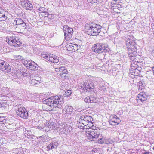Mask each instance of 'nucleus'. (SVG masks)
Listing matches in <instances>:
<instances>
[{
	"mask_svg": "<svg viewBox=\"0 0 154 154\" xmlns=\"http://www.w3.org/2000/svg\"><path fill=\"white\" fill-rule=\"evenodd\" d=\"M125 41V47L128 51V56L131 60L134 61L135 59L137 53L136 44L130 37L126 38Z\"/></svg>",
	"mask_w": 154,
	"mask_h": 154,
	"instance_id": "obj_1",
	"label": "nucleus"
},
{
	"mask_svg": "<svg viewBox=\"0 0 154 154\" xmlns=\"http://www.w3.org/2000/svg\"><path fill=\"white\" fill-rule=\"evenodd\" d=\"M42 103L51 106L57 107L60 108L63 103V97L61 96L51 97L42 100Z\"/></svg>",
	"mask_w": 154,
	"mask_h": 154,
	"instance_id": "obj_2",
	"label": "nucleus"
},
{
	"mask_svg": "<svg viewBox=\"0 0 154 154\" xmlns=\"http://www.w3.org/2000/svg\"><path fill=\"white\" fill-rule=\"evenodd\" d=\"M85 29L88 35L92 36L98 35L101 31V26L94 23L90 22L85 25Z\"/></svg>",
	"mask_w": 154,
	"mask_h": 154,
	"instance_id": "obj_3",
	"label": "nucleus"
},
{
	"mask_svg": "<svg viewBox=\"0 0 154 154\" xmlns=\"http://www.w3.org/2000/svg\"><path fill=\"white\" fill-rule=\"evenodd\" d=\"M85 134L87 140L94 141L100 135V130L88 128L86 130Z\"/></svg>",
	"mask_w": 154,
	"mask_h": 154,
	"instance_id": "obj_4",
	"label": "nucleus"
},
{
	"mask_svg": "<svg viewBox=\"0 0 154 154\" xmlns=\"http://www.w3.org/2000/svg\"><path fill=\"white\" fill-rule=\"evenodd\" d=\"M16 112L17 115L22 118H28V113L25 108L21 104L17 105L15 106Z\"/></svg>",
	"mask_w": 154,
	"mask_h": 154,
	"instance_id": "obj_5",
	"label": "nucleus"
},
{
	"mask_svg": "<svg viewBox=\"0 0 154 154\" xmlns=\"http://www.w3.org/2000/svg\"><path fill=\"white\" fill-rule=\"evenodd\" d=\"M93 120L92 118L90 116L82 115L80 117L79 122L84 126L87 125L88 127H91L93 125V123L92 122Z\"/></svg>",
	"mask_w": 154,
	"mask_h": 154,
	"instance_id": "obj_6",
	"label": "nucleus"
},
{
	"mask_svg": "<svg viewBox=\"0 0 154 154\" xmlns=\"http://www.w3.org/2000/svg\"><path fill=\"white\" fill-rule=\"evenodd\" d=\"M92 50L96 53H100L105 52L107 50V46L105 44H96L91 48Z\"/></svg>",
	"mask_w": 154,
	"mask_h": 154,
	"instance_id": "obj_7",
	"label": "nucleus"
},
{
	"mask_svg": "<svg viewBox=\"0 0 154 154\" xmlns=\"http://www.w3.org/2000/svg\"><path fill=\"white\" fill-rule=\"evenodd\" d=\"M6 42L11 46L18 47L21 43L19 38L16 37H10L7 40Z\"/></svg>",
	"mask_w": 154,
	"mask_h": 154,
	"instance_id": "obj_8",
	"label": "nucleus"
},
{
	"mask_svg": "<svg viewBox=\"0 0 154 154\" xmlns=\"http://www.w3.org/2000/svg\"><path fill=\"white\" fill-rule=\"evenodd\" d=\"M23 64L27 69L31 70L37 69L38 65L35 62L31 60H25L23 61Z\"/></svg>",
	"mask_w": 154,
	"mask_h": 154,
	"instance_id": "obj_9",
	"label": "nucleus"
},
{
	"mask_svg": "<svg viewBox=\"0 0 154 154\" xmlns=\"http://www.w3.org/2000/svg\"><path fill=\"white\" fill-rule=\"evenodd\" d=\"M41 57L52 63H56L59 62L58 58L57 57L53 54H51L49 56L46 54H43L42 55Z\"/></svg>",
	"mask_w": 154,
	"mask_h": 154,
	"instance_id": "obj_10",
	"label": "nucleus"
},
{
	"mask_svg": "<svg viewBox=\"0 0 154 154\" xmlns=\"http://www.w3.org/2000/svg\"><path fill=\"white\" fill-rule=\"evenodd\" d=\"M63 30L64 33L65 39L66 41L69 40L72 36L73 29L67 26H65L63 28Z\"/></svg>",
	"mask_w": 154,
	"mask_h": 154,
	"instance_id": "obj_11",
	"label": "nucleus"
},
{
	"mask_svg": "<svg viewBox=\"0 0 154 154\" xmlns=\"http://www.w3.org/2000/svg\"><path fill=\"white\" fill-rule=\"evenodd\" d=\"M11 66L6 62L0 60V69L5 73H8L11 71Z\"/></svg>",
	"mask_w": 154,
	"mask_h": 154,
	"instance_id": "obj_12",
	"label": "nucleus"
},
{
	"mask_svg": "<svg viewBox=\"0 0 154 154\" xmlns=\"http://www.w3.org/2000/svg\"><path fill=\"white\" fill-rule=\"evenodd\" d=\"M78 88L81 89L83 92L89 91L94 89V87L91 84H87V83L83 82L78 85Z\"/></svg>",
	"mask_w": 154,
	"mask_h": 154,
	"instance_id": "obj_13",
	"label": "nucleus"
},
{
	"mask_svg": "<svg viewBox=\"0 0 154 154\" xmlns=\"http://www.w3.org/2000/svg\"><path fill=\"white\" fill-rule=\"evenodd\" d=\"M20 3L22 6L24 8L29 10L32 9V4L29 0H21Z\"/></svg>",
	"mask_w": 154,
	"mask_h": 154,
	"instance_id": "obj_14",
	"label": "nucleus"
},
{
	"mask_svg": "<svg viewBox=\"0 0 154 154\" xmlns=\"http://www.w3.org/2000/svg\"><path fill=\"white\" fill-rule=\"evenodd\" d=\"M121 121V120L119 117L116 115H114L111 116L109 123L112 125H118Z\"/></svg>",
	"mask_w": 154,
	"mask_h": 154,
	"instance_id": "obj_15",
	"label": "nucleus"
},
{
	"mask_svg": "<svg viewBox=\"0 0 154 154\" xmlns=\"http://www.w3.org/2000/svg\"><path fill=\"white\" fill-rule=\"evenodd\" d=\"M148 96V95L145 92H140L138 95V99H137V102L140 101L142 103H144L147 99Z\"/></svg>",
	"mask_w": 154,
	"mask_h": 154,
	"instance_id": "obj_16",
	"label": "nucleus"
},
{
	"mask_svg": "<svg viewBox=\"0 0 154 154\" xmlns=\"http://www.w3.org/2000/svg\"><path fill=\"white\" fill-rule=\"evenodd\" d=\"M84 101L87 103H97L98 98L96 94L88 96L84 99Z\"/></svg>",
	"mask_w": 154,
	"mask_h": 154,
	"instance_id": "obj_17",
	"label": "nucleus"
},
{
	"mask_svg": "<svg viewBox=\"0 0 154 154\" xmlns=\"http://www.w3.org/2000/svg\"><path fill=\"white\" fill-rule=\"evenodd\" d=\"M26 25L25 23H23L22 24L20 25L16 26L15 30L18 33H23L26 32L27 30H26Z\"/></svg>",
	"mask_w": 154,
	"mask_h": 154,
	"instance_id": "obj_18",
	"label": "nucleus"
},
{
	"mask_svg": "<svg viewBox=\"0 0 154 154\" xmlns=\"http://www.w3.org/2000/svg\"><path fill=\"white\" fill-rule=\"evenodd\" d=\"M5 11L4 10L0 8V20L5 21L7 17L5 15Z\"/></svg>",
	"mask_w": 154,
	"mask_h": 154,
	"instance_id": "obj_19",
	"label": "nucleus"
},
{
	"mask_svg": "<svg viewBox=\"0 0 154 154\" xmlns=\"http://www.w3.org/2000/svg\"><path fill=\"white\" fill-rule=\"evenodd\" d=\"M23 23H25L20 18H16L14 20V22L13 23L14 24V26L15 27L16 26H18L20 25H21Z\"/></svg>",
	"mask_w": 154,
	"mask_h": 154,
	"instance_id": "obj_20",
	"label": "nucleus"
},
{
	"mask_svg": "<svg viewBox=\"0 0 154 154\" xmlns=\"http://www.w3.org/2000/svg\"><path fill=\"white\" fill-rule=\"evenodd\" d=\"M73 108L71 106L66 105L63 109V111L66 112L68 114H71L73 111Z\"/></svg>",
	"mask_w": 154,
	"mask_h": 154,
	"instance_id": "obj_21",
	"label": "nucleus"
},
{
	"mask_svg": "<svg viewBox=\"0 0 154 154\" xmlns=\"http://www.w3.org/2000/svg\"><path fill=\"white\" fill-rule=\"evenodd\" d=\"M54 14H48L47 13H46V14H45V18L46 20H48V21H50L52 19L54 18Z\"/></svg>",
	"mask_w": 154,
	"mask_h": 154,
	"instance_id": "obj_22",
	"label": "nucleus"
},
{
	"mask_svg": "<svg viewBox=\"0 0 154 154\" xmlns=\"http://www.w3.org/2000/svg\"><path fill=\"white\" fill-rule=\"evenodd\" d=\"M58 145V143L56 142L51 143L48 145V146H47V148L49 149H56Z\"/></svg>",
	"mask_w": 154,
	"mask_h": 154,
	"instance_id": "obj_23",
	"label": "nucleus"
},
{
	"mask_svg": "<svg viewBox=\"0 0 154 154\" xmlns=\"http://www.w3.org/2000/svg\"><path fill=\"white\" fill-rule=\"evenodd\" d=\"M49 126L48 125H43L42 126V127H38L39 128V129H41V130L45 132H48L49 130Z\"/></svg>",
	"mask_w": 154,
	"mask_h": 154,
	"instance_id": "obj_24",
	"label": "nucleus"
},
{
	"mask_svg": "<svg viewBox=\"0 0 154 154\" xmlns=\"http://www.w3.org/2000/svg\"><path fill=\"white\" fill-rule=\"evenodd\" d=\"M138 90L139 91L142 90L144 89L145 84L143 81H140L138 83Z\"/></svg>",
	"mask_w": 154,
	"mask_h": 154,
	"instance_id": "obj_25",
	"label": "nucleus"
},
{
	"mask_svg": "<svg viewBox=\"0 0 154 154\" xmlns=\"http://www.w3.org/2000/svg\"><path fill=\"white\" fill-rule=\"evenodd\" d=\"M63 129V131H61V133L62 134H63L66 133V129L65 128H61V129L59 127L58 125L57 124H56V127H55V128L54 129V131H60V130H62Z\"/></svg>",
	"mask_w": 154,
	"mask_h": 154,
	"instance_id": "obj_26",
	"label": "nucleus"
},
{
	"mask_svg": "<svg viewBox=\"0 0 154 154\" xmlns=\"http://www.w3.org/2000/svg\"><path fill=\"white\" fill-rule=\"evenodd\" d=\"M28 83L31 85H35L36 86H37L38 85L34 78L30 79Z\"/></svg>",
	"mask_w": 154,
	"mask_h": 154,
	"instance_id": "obj_27",
	"label": "nucleus"
},
{
	"mask_svg": "<svg viewBox=\"0 0 154 154\" xmlns=\"http://www.w3.org/2000/svg\"><path fill=\"white\" fill-rule=\"evenodd\" d=\"M72 45V49H73V52L75 51H76L79 48H80V45H79L76 44H73V43Z\"/></svg>",
	"mask_w": 154,
	"mask_h": 154,
	"instance_id": "obj_28",
	"label": "nucleus"
},
{
	"mask_svg": "<svg viewBox=\"0 0 154 154\" xmlns=\"http://www.w3.org/2000/svg\"><path fill=\"white\" fill-rule=\"evenodd\" d=\"M66 84L65 82H63L60 84V89L61 90H63L64 91H65V89H66L67 87L66 86Z\"/></svg>",
	"mask_w": 154,
	"mask_h": 154,
	"instance_id": "obj_29",
	"label": "nucleus"
},
{
	"mask_svg": "<svg viewBox=\"0 0 154 154\" xmlns=\"http://www.w3.org/2000/svg\"><path fill=\"white\" fill-rule=\"evenodd\" d=\"M68 72H63L59 73V75L61 78L63 79H67L68 78V77L67 75Z\"/></svg>",
	"mask_w": 154,
	"mask_h": 154,
	"instance_id": "obj_30",
	"label": "nucleus"
},
{
	"mask_svg": "<svg viewBox=\"0 0 154 154\" xmlns=\"http://www.w3.org/2000/svg\"><path fill=\"white\" fill-rule=\"evenodd\" d=\"M72 45H73V43H70L69 45H66V48L68 51H71L72 52H73V51L72 48Z\"/></svg>",
	"mask_w": 154,
	"mask_h": 154,
	"instance_id": "obj_31",
	"label": "nucleus"
},
{
	"mask_svg": "<svg viewBox=\"0 0 154 154\" xmlns=\"http://www.w3.org/2000/svg\"><path fill=\"white\" fill-rule=\"evenodd\" d=\"M60 73H58V74H59V73H61L63 72H67V71L65 67L64 66H61L60 67Z\"/></svg>",
	"mask_w": 154,
	"mask_h": 154,
	"instance_id": "obj_32",
	"label": "nucleus"
},
{
	"mask_svg": "<svg viewBox=\"0 0 154 154\" xmlns=\"http://www.w3.org/2000/svg\"><path fill=\"white\" fill-rule=\"evenodd\" d=\"M33 78L36 81V83L38 85L41 82V78L39 76H34Z\"/></svg>",
	"mask_w": 154,
	"mask_h": 154,
	"instance_id": "obj_33",
	"label": "nucleus"
},
{
	"mask_svg": "<svg viewBox=\"0 0 154 154\" xmlns=\"http://www.w3.org/2000/svg\"><path fill=\"white\" fill-rule=\"evenodd\" d=\"M56 123L54 122H52L49 125V126L50 130H54V131L55 127H56Z\"/></svg>",
	"mask_w": 154,
	"mask_h": 154,
	"instance_id": "obj_34",
	"label": "nucleus"
},
{
	"mask_svg": "<svg viewBox=\"0 0 154 154\" xmlns=\"http://www.w3.org/2000/svg\"><path fill=\"white\" fill-rule=\"evenodd\" d=\"M45 9L44 7H40L39 8L38 10L39 11V13H43L46 14V12L45 11Z\"/></svg>",
	"mask_w": 154,
	"mask_h": 154,
	"instance_id": "obj_35",
	"label": "nucleus"
},
{
	"mask_svg": "<svg viewBox=\"0 0 154 154\" xmlns=\"http://www.w3.org/2000/svg\"><path fill=\"white\" fill-rule=\"evenodd\" d=\"M12 151L13 153L14 154H21L20 151H19V149H13Z\"/></svg>",
	"mask_w": 154,
	"mask_h": 154,
	"instance_id": "obj_36",
	"label": "nucleus"
},
{
	"mask_svg": "<svg viewBox=\"0 0 154 154\" xmlns=\"http://www.w3.org/2000/svg\"><path fill=\"white\" fill-rule=\"evenodd\" d=\"M112 141L110 139H105L104 140V143L109 144L111 143Z\"/></svg>",
	"mask_w": 154,
	"mask_h": 154,
	"instance_id": "obj_37",
	"label": "nucleus"
},
{
	"mask_svg": "<svg viewBox=\"0 0 154 154\" xmlns=\"http://www.w3.org/2000/svg\"><path fill=\"white\" fill-rule=\"evenodd\" d=\"M72 93L71 91L70 90H67V91H65V95L66 96H69Z\"/></svg>",
	"mask_w": 154,
	"mask_h": 154,
	"instance_id": "obj_38",
	"label": "nucleus"
},
{
	"mask_svg": "<svg viewBox=\"0 0 154 154\" xmlns=\"http://www.w3.org/2000/svg\"><path fill=\"white\" fill-rule=\"evenodd\" d=\"M105 139L103 138H100L99 140L98 141V143H99L102 144L104 143V140Z\"/></svg>",
	"mask_w": 154,
	"mask_h": 154,
	"instance_id": "obj_39",
	"label": "nucleus"
},
{
	"mask_svg": "<svg viewBox=\"0 0 154 154\" xmlns=\"http://www.w3.org/2000/svg\"><path fill=\"white\" fill-rule=\"evenodd\" d=\"M26 69H24V70L22 71L21 72V73L22 74V75L24 76H26V74L27 73H26Z\"/></svg>",
	"mask_w": 154,
	"mask_h": 154,
	"instance_id": "obj_40",
	"label": "nucleus"
},
{
	"mask_svg": "<svg viewBox=\"0 0 154 154\" xmlns=\"http://www.w3.org/2000/svg\"><path fill=\"white\" fill-rule=\"evenodd\" d=\"M87 1L88 2L91 3H95L97 0H87Z\"/></svg>",
	"mask_w": 154,
	"mask_h": 154,
	"instance_id": "obj_41",
	"label": "nucleus"
},
{
	"mask_svg": "<svg viewBox=\"0 0 154 154\" xmlns=\"http://www.w3.org/2000/svg\"><path fill=\"white\" fill-rule=\"evenodd\" d=\"M55 70L57 72H58V73H60V67L55 68Z\"/></svg>",
	"mask_w": 154,
	"mask_h": 154,
	"instance_id": "obj_42",
	"label": "nucleus"
},
{
	"mask_svg": "<svg viewBox=\"0 0 154 154\" xmlns=\"http://www.w3.org/2000/svg\"><path fill=\"white\" fill-rule=\"evenodd\" d=\"M25 135L26 137H27L28 138H30L32 136L31 135H28L27 134L25 133Z\"/></svg>",
	"mask_w": 154,
	"mask_h": 154,
	"instance_id": "obj_43",
	"label": "nucleus"
},
{
	"mask_svg": "<svg viewBox=\"0 0 154 154\" xmlns=\"http://www.w3.org/2000/svg\"><path fill=\"white\" fill-rule=\"evenodd\" d=\"M1 103V102H0V107H4V106H5V104H2Z\"/></svg>",
	"mask_w": 154,
	"mask_h": 154,
	"instance_id": "obj_44",
	"label": "nucleus"
},
{
	"mask_svg": "<svg viewBox=\"0 0 154 154\" xmlns=\"http://www.w3.org/2000/svg\"><path fill=\"white\" fill-rule=\"evenodd\" d=\"M102 89L104 91H105L106 89V88L104 86H103L102 88Z\"/></svg>",
	"mask_w": 154,
	"mask_h": 154,
	"instance_id": "obj_45",
	"label": "nucleus"
},
{
	"mask_svg": "<svg viewBox=\"0 0 154 154\" xmlns=\"http://www.w3.org/2000/svg\"><path fill=\"white\" fill-rule=\"evenodd\" d=\"M83 127V126H80V127H79V128H81H81H82V127Z\"/></svg>",
	"mask_w": 154,
	"mask_h": 154,
	"instance_id": "obj_46",
	"label": "nucleus"
},
{
	"mask_svg": "<svg viewBox=\"0 0 154 154\" xmlns=\"http://www.w3.org/2000/svg\"><path fill=\"white\" fill-rule=\"evenodd\" d=\"M152 70L153 71V73H154V66L153 67H152Z\"/></svg>",
	"mask_w": 154,
	"mask_h": 154,
	"instance_id": "obj_47",
	"label": "nucleus"
},
{
	"mask_svg": "<svg viewBox=\"0 0 154 154\" xmlns=\"http://www.w3.org/2000/svg\"><path fill=\"white\" fill-rule=\"evenodd\" d=\"M143 154H149V153L148 152H145Z\"/></svg>",
	"mask_w": 154,
	"mask_h": 154,
	"instance_id": "obj_48",
	"label": "nucleus"
},
{
	"mask_svg": "<svg viewBox=\"0 0 154 154\" xmlns=\"http://www.w3.org/2000/svg\"><path fill=\"white\" fill-rule=\"evenodd\" d=\"M153 149L154 150V147H153Z\"/></svg>",
	"mask_w": 154,
	"mask_h": 154,
	"instance_id": "obj_49",
	"label": "nucleus"
},
{
	"mask_svg": "<svg viewBox=\"0 0 154 154\" xmlns=\"http://www.w3.org/2000/svg\"><path fill=\"white\" fill-rule=\"evenodd\" d=\"M113 148H114V147H113ZM112 148H111V149H112Z\"/></svg>",
	"mask_w": 154,
	"mask_h": 154,
	"instance_id": "obj_50",
	"label": "nucleus"
}]
</instances>
